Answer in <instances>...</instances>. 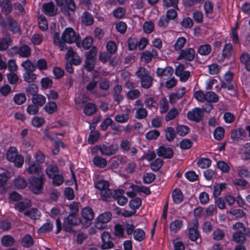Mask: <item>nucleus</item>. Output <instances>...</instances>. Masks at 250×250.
Returning <instances> with one entry per match:
<instances>
[{"mask_svg": "<svg viewBox=\"0 0 250 250\" xmlns=\"http://www.w3.org/2000/svg\"><path fill=\"white\" fill-rule=\"evenodd\" d=\"M80 40L79 34H77L72 28H66L62 32L61 38L58 32H55L53 35V42L55 45L59 46L61 51L66 49V43H71L76 42L77 46L80 43L78 42Z\"/></svg>", "mask_w": 250, "mask_h": 250, "instance_id": "nucleus-1", "label": "nucleus"}, {"mask_svg": "<svg viewBox=\"0 0 250 250\" xmlns=\"http://www.w3.org/2000/svg\"><path fill=\"white\" fill-rule=\"evenodd\" d=\"M60 11L65 17H70V12L74 13L77 6L74 0H54Z\"/></svg>", "mask_w": 250, "mask_h": 250, "instance_id": "nucleus-2", "label": "nucleus"}, {"mask_svg": "<svg viewBox=\"0 0 250 250\" xmlns=\"http://www.w3.org/2000/svg\"><path fill=\"white\" fill-rule=\"evenodd\" d=\"M44 180L45 179L42 175H40L39 177L35 176L31 177L28 179L30 190L35 194L41 193L43 189Z\"/></svg>", "mask_w": 250, "mask_h": 250, "instance_id": "nucleus-3", "label": "nucleus"}, {"mask_svg": "<svg viewBox=\"0 0 250 250\" xmlns=\"http://www.w3.org/2000/svg\"><path fill=\"white\" fill-rule=\"evenodd\" d=\"M80 223L79 220L76 219L75 216L69 214L66 218H64L62 226L63 229L66 232L74 235L76 231L74 230L73 228Z\"/></svg>", "mask_w": 250, "mask_h": 250, "instance_id": "nucleus-4", "label": "nucleus"}, {"mask_svg": "<svg viewBox=\"0 0 250 250\" xmlns=\"http://www.w3.org/2000/svg\"><path fill=\"white\" fill-rule=\"evenodd\" d=\"M82 218L79 220V222H81L84 227L87 228L92 224L94 213L91 208L86 207L82 209Z\"/></svg>", "mask_w": 250, "mask_h": 250, "instance_id": "nucleus-5", "label": "nucleus"}, {"mask_svg": "<svg viewBox=\"0 0 250 250\" xmlns=\"http://www.w3.org/2000/svg\"><path fill=\"white\" fill-rule=\"evenodd\" d=\"M204 110L200 108L196 107L189 111L187 116L189 120L198 123L202 120Z\"/></svg>", "mask_w": 250, "mask_h": 250, "instance_id": "nucleus-6", "label": "nucleus"}, {"mask_svg": "<svg viewBox=\"0 0 250 250\" xmlns=\"http://www.w3.org/2000/svg\"><path fill=\"white\" fill-rule=\"evenodd\" d=\"M142 204V200L140 198L136 197L132 199L129 203V207L131 209L130 211L126 210V217L134 215L137 209L139 208Z\"/></svg>", "mask_w": 250, "mask_h": 250, "instance_id": "nucleus-7", "label": "nucleus"}, {"mask_svg": "<svg viewBox=\"0 0 250 250\" xmlns=\"http://www.w3.org/2000/svg\"><path fill=\"white\" fill-rule=\"evenodd\" d=\"M119 146L116 144H112L109 146L104 145L100 146L99 150L103 155H111L115 154L118 150Z\"/></svg>", "mask_w": 250, "mask_h": 250, "instance_id": "nucleus-8", "label": "nucleus"}, {"mask_svg": "<svg viewBox=\"0 0 250 250\" xmlns=\"http://www.w3.org/2000/svg\"><path fill=\"white\" fill-rule=\"evenodd\" d=\"M173 71V69L170 66L165 68L158 67L156 70V74L158 77L167 79L172 75Z\"/></svg>", "mask_w": 250, "mask_h": 250, "instance_id": "nucleus-9", "label": "nucleus"}, {"mask_svg": "<svg viewBox=\"0 0 250 250\" xmlns=\"http://www.w3.org/2000/svg\"><path fill=\"white\" fill-rule=\"evenodd\" d=\"M246 135L245 130L242 128L233 129L230 133V137L233 141H238L243 139Z\"/></svg>", "mask_w": 250, "mask_h": 250, "instance_id": "nucleus-10", "label": "nucleus"}, {"mask_svg": "<svg viewBox=\"0 0 250 250\" xmlns=\"http://www.w3.org/2000/svg\"><path fill=\"white\" fill-rule=\"evenodd\" d=\"M42 9L44 14L49 16H54L57 13V8L52 2L44 3L42 5Z\"/></svg>", "mask_w": 250, "mask_h": 250, "instance_id": "nucleus-11", "label": "nucleus"}, {"mask_svg": "<svg viewBox=\"0 0 250 250\" xmlns=\"http://www.w3.org/2000/svg\"><path fill=\"white\" fill-rule=\"evenodd\" d=\"M158 156L166 159L171 158L173 156V151L170 147L161 146L157 151Z\"/></svg>", "mask_w": 250, "mask_h": 250, "instance_id": "nucleus-12", "label": "nucleus"}, {"mask_svg": "<svg viewBox=\"0 0 250 250\" xmlns=\"http://www.w3.org/2000/svg\"><path fill=\"white\" fill-rule=\"evenodd\" d=\"M124 190L117 189L114 191L113 198L117 201L119 205L124 206L125 204V197L124 196Z\"/></svg>", "mask_w": 250, "mask_h": 250, "instance_id": "nucleus-13", "label": "nucleus"}, {"mask_svg": "<svg viewBox=\"0 0 250 250\" xmlns=\"http://www.w3.org/2000/svg\"><path fill=\"white\" fill-rule=\"evenodd\" d=\"M97 111V107L94 104L88 103L85 104L83 108V112L87 116L93 115Z\"/></svg>", "mask_w": 250, "mask_h": 250, "instance_id": "nucleus-14", "label": "nucleus"}, {"mask_svg": "<svg viewBox=\"0 0 250 250\" xmlns=\"http://www.w3.org/2000/svg\"><path fill=\"white\" fill-rule=\"evenodd\" d=\"M24 215L29 217L32 220H37L39 219L41 213L37 208H32L30 210L25 211Z\"/></svg>", "mask_w": 250, "mask_h": 250, "instance_id": "nucleus-15", "label": "nucleus"}, {"mask_svg": "<svg viewBox=\"0 0 250 250\" xmlns=\"http://www.w3.org/2000/svg\"><path fill=\"white\" fill-rule=\"evenodd\" d=\"M32 103L38 107L42 106L46 102L45 97L41 94L34 95L31 98Z\"/></svg>", "mask_w": 250, "mask_h": 250, "instance_id": "nucleus-16", "label": "nucleus"}, {"mask_svg": "<svg viewBox=\"0 0 250 250\" xmlns=\"http://www.w3.org/2000/svg\"><path fill=\"white\" fill-rule=\"evenodd\" d=\"M41 169V167L39 164L33 162L29 166L27 171L30 174L40 175Z\"/></svg>", "mask_w": 250, "mask_h": 250, "instance_id": "nucleus-17", "label": "nucleus"}, {"mask_svg": "<svg viewBox=\"0 0 250 250\" xmlns=\"http://www.w3.org/2000/svg\"><path fill=\"white\" fill-rule=\"evenodd\" d=\"M173 200L176 204L181 203L184 199V196L180 189H175L172 193Z\"/></svg>", "mask_w": 250, "mask_h": 250, "instance_id": "nucleus-18", "label": "nucleus"}, {"mask_svg": "<svg viewBox=\"0 0 250 250\" xmlns=\"http://www.w3.org/2000/svg\"><path fill=\"white\" fill-rule=\"evenodd\" d=\"M181 90V93L178 91L176 93H173L170 95L169 102L171 104H174L177 102V100L182 98L186 93L185 88L182 87Z\"/></svg>", "mask_w": 250, "mask_h": 250, "instance_id": "nucleus-19", "label": "nucleus"}, {"mask_svg": "<svg viewBox=\"0 0 250 250\" xmlns=\"http://www.w3.org/2000/svg\"><path fill=\"white\" fill-rule=\"evenodd\" d=\"M122 91V87L121 85L117 84L114 88V99L118 102H120L124 99L123 95L121 94Z\"/></svg>", "mask_w": 250, "mask_h": 250, "instance_id": "nucleus-20", "label": "nucleus"}, {"mask_svg": "<svg viewBox=\"0 0 250 250\" xmlns=\"http://www.w3.org/2000/svg\"><path fill=\"white\" fill-rule=\"evenodd\" d=\"M82 21L85 25H91L94 22L93 16L88 12H84L81 17Z\"/></svg>", "mask_w": 250, "mask_h": 250, "instance_id": "nucleus-21", "label": "nucleus"}, {"mask_svg": "<svg viewBox=\"0 0 250 250\" xmlns=\"http://www.w3.org/2000/svg\"><path fill=\"white\" fill-rule=\"evenodd\" d=\"M126 152L128 157L134 159L138 150L135 147L132 146L129 142L126 140Z\"/></svg>", "mask_w": 250, "mask_h": 250, "instance_id": "nucleus-22", "label": "nucleus"}, {"mask_svg": "<svg viewBox=\"0 0 250 250\" xmlns=\"http://www.w3.org/2000/svg\"><path fill=\"white\" fill-rule=\"evenodd\" d=\"M18 154L17 149L15 147L11 146L7 151L6 158L9 162H12Z\"/></svg>", "mask_w": 250, "mask_h": 250, "instance_id": "nucleus-23", "label": "nucleus"}, {"mask_svg": "<svg viewBox=\"0 0 250 250\" xmlns=\"http://www.w3.org/2000/svg\"><path fill=\"white\" fill-rule=\"evenodd\" d=\"M34 241L30 234L25 235L21 240V245L25 248H29L33 245Z\"/></svg>", "mask_w": 250, "mask_h": 250, "instance_id": "nucleus-24", "label": "nucleus"}, {"mask_svg": "<svg viewBox=\"0 0 250 250\" xmlns=\"http://www.w3.org/2000/svg\"><path fill=\"white\" fill-rule=\"evenodd\" d=\"M165 136L168 142L172 141L176 137V134L174 129L172 127H167L165 129Z\"/></svg>", "mask_w": 250, "mask_h": 250, "instance_id": "nucleus-25", "label": "nucleus"}, {"mask_svg": "<svg viewBox=\"0 0 250 250\" xmlns=\"http://www.w3.org/2000/svg\"><path fill=\"white\" fill-rule=\"evenodd\" d=\"M46 173L49 177L52 178L58 173V168L55 165H50L46 168Z\"/></svg>", "mask_w": 250, "mask_h": 250, "instance_id": "nucleus-26", "label": "nucleus"}, {"mask_svg": "<svg viewBox=\"0 0 250 250\" xmlns=\"http://www.w3.org/2000/svg\"><path fill=\"white\" fill-rule=\"evenodd\" d=\"M232 239L237 243L244 244L246 242V238L242 231H236L233 234Z\"/></svg>", "mask_w": 250, "mask_h": 250, "instance_id": "nucleus-27", "label": "nucleus"}, {"mask_svg": "<svg viewBox=\"0 0 250 250\" xmlns=\"http://www.w3.org/2000/svg\"><path fill=\"white\" fill-rule=\"evenodd\" d=\"M181 50L184 55V59L188 61H191L194 59L195 52L193 48H189Z\"/></svg>", "mask_w": 250, "mask_h": 250, "instance_id": "nucleus-28", "label": "nucleus"}, {"mask_svg": "<svg viewBox=\"0 0 250 250\" xmlns=\"http://www.w3.org/2000/svg\"><path fill=\"white\" fill-rule=\"evenodd\" d=\"M93 162L95 166L101 168H104L107 165L105 159L99 156H96L94 157Z\"/></svg>", "mask_w": 250, "mask_h": 250, "instance_id": "nucleus-29", "label": "nucleus"}, {"mask_svg": "<svg viewBox=\"0 0 250 250\" xmlns=\"http://www.w3.org/2000/svg\"><path fill=\"white\" fill-rule=\"evenodd\" d=\"M140 80L141 86L143 88L147 89L152 85L153 78L150 75Z\"/></svg>", "mask_w": 250, "mask_h": 250, "instance_id": "nucleus-30", "label": "nucleus"}, {"mask_svg": "<svg viewBox=\"0 0 250 250\" xmlns=\"http://www.w3.org/2000/svg\"><path fill=\"white\" fill-rule=\"evenodd\" d=\"M112 217V214L110 212H105L100 214L97 219L98 221L102 223L106 224L110 221Z\"/></svg>", "mask_w": 250, "mask_h": 250, "instance_id": "nucleus-31", "label": "nucleus"}, {"mask_svg": "<svg viewBox=\"0 0 250 250\" xmlns=\"http://www.w3.org/2000/svg\"><path fill=\"white\" fill-rule=\"evenodd\" d=\"M2 11L6 15L10 13L12 10V3L10 0H3L1 3Z\"/></svg>", "mask_w": 250, "mask_h": 250, "instance_id": "nucleus-32", "label": "nucleus"}, {"mask_svg": "<svg viewBox=\"0 0 250 250\" xmlns=\"http://www.w3.org/2000/svg\"><path fill=\"white\" fill-rule=\"evenodd\" d=\"M1 242L2 245L5 247H10L14 244L15 239L10 235H5L2 237Z\"/></svg>", "mask_w": 250, "mask_h": 250, "instance_id": "nucleus-33", "label": "nucleus"}, {"mask_svg": "<svg viewBox=\"0 0 250 250\" xmlns=\"http://www.w3.org/2000/svg\"><path fill=\"white\" fill-rule=\"evenodd\" d=\"M134 238L138 241H142L145 239L146 234L145 231L141 229H137L134 231Z\"/></svg>", "mask_w": 250, "mask_h": 250, "instance_id": "nucleus-34", "label": "nucleus"}, {"mask_svg": "<svg viewBox=\"0 0 250 250\" xmlns=\"http://www.w3.org/2000/svg\"><path fill=\"white\" fill-rule=\"evenodd\" d=\"M183 225V222L180 220H176L172 222L170 225V230L173 233L177 232Z\"/></svg>", "mask_w": 250, "mask_h": 250, "instance_id": "nucleus-35", "label": "nucleus"}, {"mask_svg": "<svg viewBox=\"0 0 250 250\" xmlns=\"http://www.w3.org/2000/svg\"><path fill=\"white\" fill-rule=\"evenodd\" d=\"M100 194L102 200L104 201H109L110 199L113 198V193L108 188L101 191Z\"/></svg>", "mask_w": 250, "mask_h": 250, "instance_id": "nucleus-36", "label": "nucleus"}, {"mask_svg": "<svg viewBox=\"0 0 250 250\" xmlns=\"http://www.w3.org/2000/svg\"><path fill=\"white\" fill-rule=\"evenodd\" d=\"M36 77L37 75L34 73V71H26L23 74L24 81L28 83L35 82Z\"/></svg>", "mask_w": 250, "mask_h": 250, "instance_id": "nucleus-37", "label": "nucleus"}, {"mask_svg": "<svg viewBox=\"0 0 250 250\" xmlns=\"http://www.w3.org/2000/svg\"><path fill=\"white\" fill-rule=\"evenodd\" d=\"M211 161L208 158H201L197 162V165L202 168H206L210 167Z\"/></svg>", "mask_w": 250, "mask_h": 250, "instance_id": "nucleus-38", "label": "nucleus"}, {"mask_svg": "<svg viewBox=\"0 0 250 250\" xmlns=\"http://www.w3.org/2000/svg\"><path fill=\"white\" fill-rule=\"evenodd\" d=\"M31 55V49L27 45L20 47L19 55L22 57H28Z\"/></svg>", "mask_w": 250, "mask_h": 250, "instance_id": "nucleus-39", "label": "nucleus"}, {"mask_svg": "<svg viewBox=\"0 0 250 250\" xmlns=\"http://www.w3.org/2000/svg\"><path fill=\"white\" fill-rule=\"evenodd\" d=\"M147 116L146 109L144 107H140L136 109L135 117L138 119H143Z\"/></svg>", "mask_w": 250, "mask_h": 250, "instance_id": "nucleus-40", "label": "nucleus"}, {"mask_svg": "<svg viewBox=\"0 0 250 250\" xmlns=\"http://www.w3.org/2000/svg\"><path fill=\"white\" fill-rule=\"evenodd\" d=\"M211 50V47L209 44H204L200 46L198 48V52L199 54L202 55H208Z\"/></svg>", "mask_w": 250, "mask_h": 250, "instance_id": "nucleus-41", "label": "nucleus"}, {"mask_svg": "<svg viewBox=\"0 0 250 250\" xmlns=\"http://www.w3.org/2000/svg\"><path fill=\"white\" fill-rule=\"evenodd\" d=\"M44 109L48 113L53 114L57 110V106L55 102H50L45 105Z\"/></svg>", "mask_w": 250, "mask_h": 250, "instance_id": "nucleus-42", "label": "nucleus"}, {"mask_svg": "<svg viewBox=\"0 0 250 250\" xmlns=\"http://www.w3.org/2000/svg\"><path fill=\"white\" fill-rule=\"evenodd\" d=\"M206 101L209 103H216L219 100V97L213 92L209 91L206 93Z\"/></svg>", "mask_w": 250, "mask_h": 250, "instance_id": "nucleus-43", "label": "nucleus"}, {"mask_svg": "<svg viewBox=\"0 0 250 250\" xmlns=\"http://www.w3.org/2000/svg\"><path fill=\"white\" fill-rule=\"evenodd\" d=\"M163 164V160L161 158H157L150 165L151 169L154 171H158Z\"/></svg>", "mask_w": 250, "mask_h": 250, "instance_id": "nucleus-44", "label": "nucleus"}, {"mask_svg": "<svg viewBox=\"0 0 250 250\" xmlns=\"http://www.w3.org/2000/svg\"><path fill=\"white\" fill-rule=\"evenodd\" d=\"M39 26L42 31H45L48 29L47 21L44 16H41L38 18Z\"/></svg>", "mask_w": 250, "mask_h": 250, "instance_id": "nucleus-45", "label": "nucleus"}, {"mask_svg": "<svg viewBox=\"0 0 250 250\" xmlns=\"http://www.w3.org/2000/svg\"><path fill=\"white\" fill-rule=\"evenodd\" d=\"M130 188L134 191H136L137 192H143L146 195H149L151 193V192L149 189L146 187L144 186H138L135 185H131L130 186Z\"/></svg>", "mask_w": 250, "mask_h": 250, "instance_id": "nucleus-46", "label": "nucleus"}, {"mask_svg": "<svg viewBox=\"0 0 250 250\" xmlns=\"http://www.w3.org/2000/svg\"><path fill=\"white\" fill-rule=\"evenodd\" d=\"M21 66L26 70V71H34L36 69V66L29 60L22 62Z\"/></svg>", "mask_w": 250, "mask_h": 250, "instance_id": "nucleus-47", "label": "nucleus"}, {"mask_svg": "<svg viewBox=\"0 0 250 250\" xmlns=\"http://www.w3.org/2000/svg\"><path fill=\"white\" fill-rule=\"evenodd\" d=\"M124 227L123 225L118 224L114 226V234L117 237H123Z\"/></svg>", "mask_w": 250, "mask_h": 250, "instance_id": "nucleus-48", "label": "nucleus"}, {"mask_svg": "<svg viewBox=\"0 0 250 250\" xmlns=\"http://www.w3.org/2000/svg\"><path fill=\"white\" fill-rule=\"evenodd\" d=\"M177 13L175 10L173 9H169L167 12L166 18H164L166 23L168 24L169 20L174 19L177 17Z\"/></svg>", "mask_w": 250, "mask_h": 250, "instance_id": "nucleus-49", "label": "nucleus"}, {"mask_svg": "<svg viewBox=\"0 0 250 250\" xmlns=\"http://www.w3.org/2000/svg\"><path fill=\"white\" fill-rule=\"evenodd\" d=\"M199 236V233L196 229L190 228L188 229V238L192 241H195L197 240Z\"/></svg>", "mask_w": 250, "mask_h": 250, "instance_id": "nucleus-50", "label": "nucleus"}, {"mask_svg": "<svg viewBox=\"0 0 250 250\" xmlns=\"http://www.w3.org/2000/svg\"><path fill=\"white\" fill-rule=\"evenodd\" d=\"M38 91V87L37 85L34 83L28 84L26 88V92L34 97V95H37Z\"/></svg>", "mask_w": 250, "mask_h": 250, "instance_id": "nucleus-51", "label": "nucleus"}, {"mask_svg": "<svg viewBox=\"0 0 250 250\" xmlns=\"http://www.w3.org/2000/svg\"><path fill=\"white\" fill-rule=\"evenodd\" d=\"M178 114V111L176 108H172L167 113L165 117V120L166 121H169L173 120L176 118Z\"/></svg>", "mask_w": 250, "mask_h": 250, "instance_id": "nucleus-52", "label": "nucleus"}, {"mask_svg": "<svg viewBox=\"0 0 250 250\" xmlns=\"http://www.w3.org/2000/svg\"><path fill=\"white\" fill-rule=\"evenodd\" d=\"M213 239L216 241H220L222 240L225 236L224 231L221 229H215L212 234Z\"/></svg>", "mask_w": 250, "mask_h": 250, "instance_id": "nucleus-53", "label": "nucleus"}, {"mask_svg": "<svg viewBox=\"0 0 250 250\" xmlns=\"http://www.w3.org/2000/svg\"><path fill=\"white\" fill-rule=\"evenodd\" d=\"M225 130L222 127H217L214 131V138L218 140H221L224 136Z\"/></svg>", "mask_w": 250, "mask_h": 250, "instance_id": "nucleus-54", "label": "nucleus"}, {"mask_svg": "<svg viewBox=\"0 0 250 250\" xmlns=\"http://www.w3.org/2000/svg\"><path fill=\"white\" fill-rule=\"evenodd\" d=\"M26 97L23 93L16 94L14 97V102L17 104H21L26 101Z\"/></svg>", "mask_w": 250, "mask_h": 250, "instance_id": "nucleus-55", "label": "nucleus"}, {"mask_svg": "<svg viewBox=\"0 0 250 250\" xmlns=\"http://www.w3.org/2000/svg\"><path fill=\"white\" fill-rule=\"evenodd\" d=\"M7 20L10 30L15 33L18 32L19 31V28L17 26L16 21L11 18H8Z\"/></svg>", "mask_w": 250, "mask_h": 250, "instance_id": "nucleus-56", "label": "nucleus"}, {"mask_svg": "<svg viewBox=\"0 0 250 250\" xmlns=\"http://www.w3.org/2000/svg\"><path fill=\"white\" fill-rule=\"evenodd\" d=\"M193 143L189 139H185L182 140L179 144L180 146L182 149H188L191 147Z\"/></svg>", "mask_w": 250, "mask_h": 250, "instance_id": "nucleus-57", "label": "nucleus"}, {"mask_svg": "<svg viewBox=\"0 0 250 250\" xmlns=\"http://www.w3.org/2000/svg\"><path fill=\"white\" fill-rule=\"evenodd\" d=\"M53 225L50 223L43 224L38 230L39 233H45L52 230Z\"/></svg>", "mask_w": 250, "mask_h": 250, "instance_id": "nucleus-58", "label": "nucleus"}, {"mask_svg": "<svg viewBox=\"0 0 250 250\" xmlns=\"http://www.w3.org/2000/svg\"><path fill=\"white\" fill-rule=\"evenodd\" d=\"M30 205L28 203L21 201L17 203L15 205V208L20 212H22L27 208H29Z\"/></svg>", "mask_w": 250, "mask_h": 250, "instance_id": "nucleus-59", "label": "nucleus"}, {"mask_svg": "<svg viewBox=\"0 0 250 250\" xmlns=\"http://www.w3.org/2000/svg\"><path fill=\"white\" fill-rule=\"evenodd\" d=\"M232 52V45L231 44H227L223 50V57L224 58L229 57Z\"/></svg>", "mask_w": 250, "mask_h": 250, "instance_id": "nucleus-60", "label": "nucleus"}, {"mask_svg": "<svg viewBox=\"0 0 250 250\" xmlns=\"http://www.w3.org/2000/svg\"><path fill=\"white\" fill-rule=\"evenodd\" d=\"M15 185L18 188L22 189L27 186V182L23 178L19 177L16 179Z\"/></svg>", "mask_w": 250, "mask_h": 250, "instance_id": "nucleus-61", "label": "nucleus"}, {"mask_svg": "<svg viewBox=\"0 0 250 250\" xmlns=\"http://www.w3.org/2000/svg\"><path fill=\"white\" fill-rule=\"evenodd\" d=\"M156 176L152 173H146L143 176V181L145 184H150L155 179Z\"/></svg>", "mask_w": 250, "mask_h": 250, "instance_id": "nucleus-62", "label": "nucleus"}, {"mask_svg": "<svg viewBox=\"0 0 250 250\" xmlns=\"http://www.w3.org/2000/svg\"><path fill=\"white\" fill-rule=\"evenodd\" d=\"M136 75L138 78L141 79L143 78H145L149 75L148 70L144 67H141L139 68L138 71L136 72Z\"/></svg>", "mask_w": 250, "mask_h": 250, "instance_id": "nucleus-63", "label": "nucleus"}, {"mask_svg": "<svg viewBox=\"0 0 250 250\" xmlns=\"http://www.w3.org/2000/svg\"><path fill=\"white\" fill-rule=\"evenodd\" d=\"M7 77L9 83L12 84H17L18 82L19 77L18 75L14 73L10 72L7 75Z\"/></svg>", "mask_w": 250, "mask_h": 250, "instance_id": "nucleus-64", "label": "nucleus"}]
</instances>
